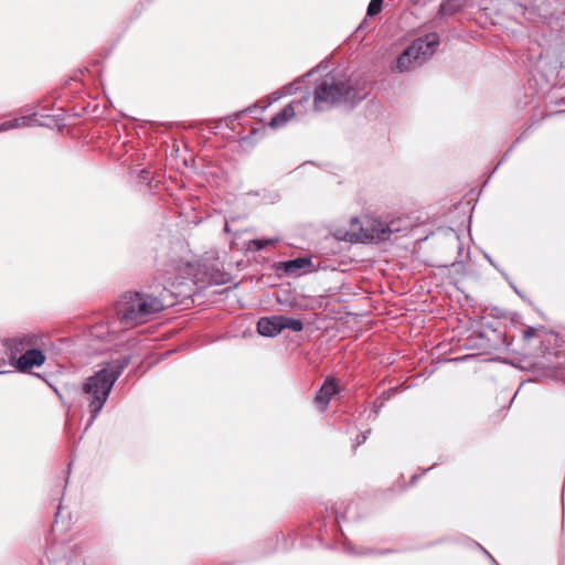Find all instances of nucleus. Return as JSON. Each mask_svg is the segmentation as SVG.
Returning <instances> with one entry per match:
<instances>
[{"mask_svg":"<svg viewBox=\"0 0 565 565\" xmlns=\"http://www.w3.org/2000/svg\"><path fill=\"white\" fill-rule=\"evenodd\" d=\"M164 309V303L160 298L131 292L124 295L117 302L116 312L119 322L124 329H130L141 324L148 318Z\"/></svg>","mask_w":565,"mask_h":565,"instance_id":"1","label":"nucleus"},{"mask_svg":"<svg viewBox=\"0 0 565 565\" xmlns=\"http://www.w3.org/2000/svg\"><path fill=\"white\" fill-rule=\"evenodd\" d=\"M364 95L352 87L344 75L331 74L316 87L313 106L316 110L322 111L341 103L354 104L363 99Z\"/></svg>","mask_w":565,"mask_h":565,"instance_id":"2","label":"nucleus"},{"mask_svg":"<svg viewBox=\"0 0 565 565\" xmlns=\"http://www.w3.org/2000/svg\"><path fill=\"white\" fill-rule=\"evenodd\" d=\"M127 362L121 364H107L93 376H89L84 385L83 392L87 396L92 418L95 419L104 407L115 382L120 376Z\"/></svg>","mask_w":565,"mask_h":565,"instance_id":"3","label":"nucleus"},{"mask_svg":"<svg viewBox=\"0 0 565 565\" xmlns=\"http://www.w3.org/2000/svg\"><path fill=\"white\" fill-rule=\"evenodd\" d=\"M395 222L384 223L375 217L365 216L362 221L352 218L350 223V232L347 233L351 242H384L390 238L391 234L397 232Z\"/></svg>","mask_w":565,"mask_h":565,"instance_id":"4","label":"nucleus"},{"mask_svg":"<svg viewBox=\"0 0 565 565\" xmlns=\"http://www.w3.org/2000/svg\"><path fill=\"white\" fill-rule=\"evenodd\" d=\"M439 44V35L437 33L426 34L418 38L398 56L397 68L401 72L420 66Z\"/></svg>","mask_w":565,"mask_h":565,"instance_id":"5","label":"nucleus"},{"mask_svg":"<svg viewBox=\"0 0 565 565\" xmlns=\"http://www.w3.org/2000/svg\"><path fill=\"white\" fill-rule=\"evenodd\" d=\"M6 347L11 353V358L14 359L18 353H25L28 349L34 347H44V339L40 334L24 333L9 338L4 342Z\"/></svg>","mask_w":565,"mask_h":565,"instance_id":"6","label":"nucleus"},{"mask_svg":"<svg viewBox=\"0 0 565 565\" xmlns=\"http://www.w3.org/2000/svg\"><path fill=\"white\" fill-rule=\"evenodd\" d=\"M43 347H34L28 349V352L22 353L17 360V369L20 371H28L34 366H41L45 362V355L42 352Z\"/></svg>","mask_w":565,"mask_h":565,"instance_id":"7","label":"nucleus"},{"mask_svg":"<svg viewBox=\"0 0 565 565\" xmlns=\"http://www.w3.org/2000/svg\"><path fill=\"white\" fill-rule=\"evenodd\" d=\"M308 102V97H303L302 99L298 102H292L288 104L281 111H279L276 116L271 118L269 121V127L273 129H278L282 126H285L291 118L295 117V106L301 105L303 103Z\"/></svg>","mask_w":565,"mask_h":565,"instance_id":"8","label":"nucleus"},{"mask_svg":"<svg viewBox=\"0 0 565 565\" xmlns=\"http://www.w3.org/2000/svg\"><path fill=\"white\" fill-rule=\"evenodd\" d=\"M257 331L264 337H275L281 331L280 316L260 318L257 323Z\"/></svg>","mask_w":565,"mask_h":565,"instance_id":"9","label":"nucleus"},{"mask_svg":"<svg viewBox=\"0 0 565 565\" xmlns=\"http://www.w3.org/2000/svg\"><path fill=\"white\" fill-rule=\"evenodd\" d=\"M338 392L339 388L335 381L333 379H328L317 393L315 402L321 409H324L331 401L332 396H334Z\"/></svg>","mask_w":565,"mask_h":565,"instance_id":"10","label":"nucleus"},{"mask_svg":"<svg viewBox=\"0 0 565 565\" xmlns=\"http://www.w3.org/2000/svg\"><path fill=\"white\" fill-rule=\"evenodd\" d=\"M285 273L289 276H298L311 266V260L306 257L296 258L281 264Z\"/></svg>","mask_w":565,"mask_h":565,"instance_id":"11","label":"nucleus"},{"mask_svg":"<svg viewBox=\"0 0 565 565\" xmlns=\"http://www.w3.org/2000/svg\"><path fill=\"white\" fill-rule=\"evenodd\" d=\"M35 121H36V119L34 118V116H22L19 118L7 120V121L0 124V132L7 131L10 129L33 126Z\"/></svg>","mask_w":565,"mask_h":565,"instance_id":"12","label":"nucleus"},{"mask_svg":"<svg viewBox=\"0 0 565 565\" xmlns=\"http://www.w3.org/2000/svg\"><path fill=\"white\" fill-rule=\"evenodd\" d=\"M279 242L278 237H271L267 239H252L247 243V249L250 252H259L268 245H274Z\"/></svg>","mask_w":565,"mask_h":565,"instance_id":"13","label":"nucleus"},{"mask_svg":"<svg viewBox=\"0 0 565 565\" xmlns=\"http://www.w3.org/2000/svg\"><path fill=\"white\" fill-rule=\"evenodd\" d=\"M281 319V330L290 329L295 332H299L303 329V323L299 319H294L285 316H280Z\"/></svg>","mask_w":565,"mask_h":565,"instance_id":"14","label":"nucleus"},{"mask_svg":"<svg viewBox=\"0 0 565 565\" xmlns=\"http://www.w3.org/2000/svg\"><path fill=\"white\" fill-rule=\"evenodd\" d=\"M382 3L383 0H371L367 7V14L371 17L377 14L382 9Z\"/></svg>","mask_w":565,"mask_h":565,"instance_id":"15","label":"nucleus"},{"mask_svg":"<svg viewBox=\"0 0 565 565\" xmlns=\"http://www.w3.org/2000/svg\"><path fill=\"white\" fill-rule=\"evenodd\" d=\"M534 334V329L533 328H529L527 330L524 331V337L525 338H530Z\"/></svg>","mask_w":565,"mask_h":565,"instance_id":"16","label":"nucleus"},{"mask_svg":"<svg viewBox=\"0 0 565 565\" xmlns=\"http://www.w3.org/2000/svg\"><path fill=\"white\" fill-rule=\"evenodd\" d=\"M366 440V435H362L361 438L358 437V445H361L362 443H364Z\"/></svg>","mask_w":565,"mask_h":565,"instance_id":"17","label":"nucleus"},{"mask_svg":"<svg viewBox=\"0 0 565 565\" xmlns=\"http://www.w3.org/2000/svg\"><path fill=\"white\" fill-rule=\"evenodd\" d=\"M275 95H276V97H275L276 100L279 99L281 96L279 93H275Z\"/></svg>","mask_w":565,"mask_h":565,"instance_id":"18","label":"nucleus"},{"mask_svg":"<svg viewBox=\"0 0 565 565\" xmlns=\"http://www.w3.org/2000/svg\"><path fill=\"white\" fill-rule=\"evenodd\" d=\"M444 10H445V4H443V6L440 7V12H444Z\"/></svg>","mask_w":565,"mask_h":565,"instance_id":"19","label":"nucleus"},{"mask_svg":"<svg viewBox=\"0 0 565 565\" xmlns=\"http://www.w3.org/2000/svg\"><path fill=\"white\" fill-rule=\"evenodd\" d=\"M290 93H291L290 87H287V93L286 94H290Z\"/></svg>","mask_w":565,"mask_h":565,"instance_id":"20","label":"nucleus"},{"mask_svg":"<svg viewBox=\"0 0 565 565\" xmlns=\"http://www.w3.org/2000/svg\"><path fill=\"white\" fill-rule=\"evenodd\" d=\"M93 420H94V419L90 417V422H88V425H92V422H93Z\"/></svg>","mask_w":565,"mask_h":565,"instance_id":"21","label":"nucleus"}]
</instances>
